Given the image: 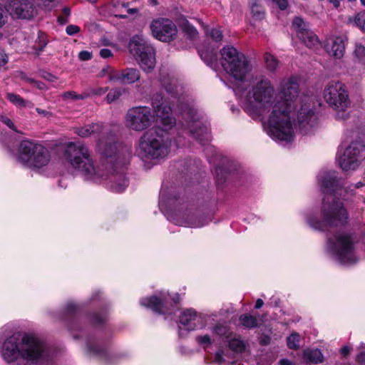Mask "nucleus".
Wrapping results in <instances>:
<instances>
[{
	"instance_id": "nucleus-1",
	"label": "nucleus",
	"mask_w": 365,
	"mask_h": 365,
	"mask_svg": "<svg viewBox=\"0 0 365 365\" xmlns=\"http://www.w3.org/2000/svg\"><path fill=\"white\" fill-rule=\"evenodd\" d=\"M220 53L222 68L237 81L234 91L244 110L254 119L268 116L264 126L273 140L292 142L294 131L291 113L299 93L297 78L291 76L280 81L277 91L281 100L277 101L275 88L266 76H252L249 83L245 82L252 66L243 53L233 46H225Z\"/></svg>"
},
{
	"instance_id": "nucleus-2",
	"label": "nucleus",
	"mask_w": 365,
	"mask_h": 365,
	"mask_svg": "<svg viewBox=\"0 0 365 365\" xmlns=\"http://www.w3.org/2000/svg\"><path fill=\"white\" fill-rule=\"evenodd\" d=\"M151 103L156 115L160 119L163 128H158L145 131L138 140L135 153L141 160H162L170 152L172 136L168 128L175 123L173 108L161 94H155Z\"/></svg>"
},
{
	"instance_id": "nucleus-3",
	"label": "nucleus",
	"mask_w": 365,
	"mask_h": 365,
	"mask_svg": "<svg viewBox=\"0 0 365 365\" xmlns=\"http://www.w3.org/2000/svg\"><path fill=\"white\" fill-rule=\"evenodd\" d=\"M322 191L325 194L322 200L320 219L317 216L307 217V222L314 230L324 231L329 227L344 226L349 215L344 205L333 196L341 185L335 171L323 170L317 177Z\"/></svg>"
},
{
	"instance_id": "nucleus-4",
	"label": "nucleus",
	"mask_w": 365,
	"mask_h": 365,
	"mask_svg": "<svg viewBox=\"0 0 365 365\" xmlns=\"http://www.w3.org/2000/svg\"><path fill=\"white\" fill-rule=\"evenodd\" d=\"M1 355L7 363L23 358L43 364L49 359L45 344L38 338L29 334L24 336L14 334L7 338L3 343Z\"/></svg>"
},
{
	"instance_id": "nucleus-5",
	"label": "nucleus",
	"mask_w": 365,
	"mask_h": 365,
	"mask_svg": "<svg viewBox=\"0 0 365 365\" xmlns=\"http://www.w3.org/2000/svg\"><path fill=\"white\" fill-rule=\"evenodd\" d=\"M160 82L165 90L180 104L179 110L187 127L184 130L202 145L208 142L210 139L208 128L199 120L192 103L185 101V97L179 93L176 79L166 76L161 78Z\"/></svg>"
},
{
	"instance_id": "nucleus-6",
	"label": "nucleus",
	"mask_w": 365,
	"mask_h": 365,
	"mask_svg": "<svg viewBox=\"0 0 365 365\" xmlns=\"http://www.w3.org/2000/svg\"><path fill=\"white\" fill-rule=\"evenodd\" d=\"M75 133L81 138H87L91 135H101L98 139V150L105 157L116 156L117 160L123 164L129 162L131 158V148L120 145L115 133L105 129L101 123H96L76 128Z\"/></svg>"
},
{
	"instance_id": "nucleus-7",
	"label": "nucleus",
	"mask_w": 365,
	"mask_h": 365,
	"mask_svg": "<svg viewBox=\"0 0 365 365\" xmlns=\"http://www.w3.org/2000/svg\"><path fill=\"white\" fill-rule=\"evenodd\" d=\"M65 159L70 166L89 180L102 176L95 164L91 151L83 143L70 142L64 152Z\"/></svg>"
},
{
	"instance_id": "nucleus-8",
	"label": "nucleus",
	"mask_w": 365,
	"mask_h": 365,
	"mask_svg": "<svg viewBox=\"0 0 365 365\" xmlns=\"http://www.w3.org/2000/svg\"><path fill=\"white\" fill-rule=\"evenodd\" d=\"M327 249L333 257L341 264H351L357 261L354 237L350 233L338 232L328 237Z\"/></svg>"
},
{
	"instance_id": "nucleus-9",
	"label": "nucleus",
	"mask_w": 365,
	"mask_h": 365,
	"mask_svg": "<svg viewBox=\"0 0 365 365\" xmlns=\"http://www.w3.org/2000/svg\"><path fill=\"white\" fill-rule=\"evenodd\" d=\"M323 98L329 106L336 111V118L346 120L349 118L346 110L349 108L351 101L344 83L335 81L329 82L324 88Z\"/></svg>"
},
{
	"instance_id": "nucleus-10",
	"label": "nucleus",
	"mask_w": 365,
	"mask_h": 365,
	"mask_svg": "<svg viewBox=\"0 0 365 365\" xmlns=\"http://www.w3.org/2000/svg\"><path fill=\"white\" fill-rule=\"evenodd\" d=\"M17 160L27 167L41 168L49 161L48 150L42 145L29 140L21 141Z\"/></svg>"
},
{
	"instance_id": "nucleus-11",
	"label": "nucleus",
	"mask_w": 365,
	"mask_h": 365,
	"mask_svg": "<svg viewBox=\"0 0 365 365\" xmlns=\"http://www.w3.org/2000/svg\"><path fill=\"white\" fill-rule=\"evenodd\" d=\"M128 48L145 72L149 73L154 69L156 63L155 50L141 35L130 38Z\"/></svg>"
},
{
	"instance_id": "nucleus-12",
	"label": "nucleus",
	"mask_w": 365,
	"mask_h": 365,
	"mask_svg": "<svg viewBox=\"0 0 365 365\" xmlns=\"http://www.w3.org/2000/svg\"><path fill=\"white\" fill-rule=\"evenodd\" d=\"M155 121V115L150 107L135 106L126 113V126L135 131H143L150 127Z\"/></svg>"
},
{
	"instance_id": "nucleus-13",
	"label": "nucleus",
	"mask_w": 365,
	"mask_h": 365,
	"mask_svg": "<svg viewBox=\"0 0 365 365\" xmlns=\"http://www.w3.org/2000/svg\"><path fill=\"white\" fill-rule=\"evenodd\" d=\"M364 152L365 142H353L344 151L338 152L337 162L343 170H354L359 167Z\"/></svg>"
},
{
	"instance_id": "nucleus-14",
	"label": "nucleus",
	"mask_w": 365,
	"mask_h": 365,
	"mask_svg": "<svg viewBox=\"0 0 365 365\" xmlns=\"http://www.w3.org/2000/svg\"><path fill=\"white\" fill-rule=\"evenodd\" d=\"M179 297L178 294L172 299L168 297L165 292H160L158 297L153 296L143 298L140 300V304L151 309L154 312L160 314L171 313V307L178 303Z\"/></svg>"
},
{
	"instance_id": "nucleus-15",
	"label": "nucleus",
	"mask_w": 365,
	"mask_h": 365,
	"mask_svg": "<svg viewBox=\"0 0 365 365\" xmlns=\"http://www.w3.org/2000/svg\"><path fill=\"white\" fill-rule=\"evenodd\" d=\"M297 120L302 133H309L318 124V116L314 106L310 103H303L297 111Z\"/></svg>"
},
{
	"instance_id": "nucleus-16",
	"label": "nucleus",
	"mask_w": 365,
	"mask_h": 365,
	"mask_svg": "<svg viewBox=\"0 0 365 365\" xmlns=\"http://www.w3.org/2000/svg\"><path fill=\"white\" fill-rule=\"evenodd\" d=\"M150 29L155 38L165 42L173 40L178 32L175 24L168 19L153 21Z\"/></svg>"
},
{
	"instance_id": "nucleus-17",
	"label": "nucleus",
	"mask_w": 365,
	"mask_h": 365,
	"mask_svg": "<svg viewBox=\"0 0 365 365\" xmlns=\"http://www.w3.org/2000/svg\"><path fill=\"white\" fill-rule=\"evenodd\" d=\"M292 26L297 35L308 48H314L319 43L317 36L309 29V26L300 17H295L292 21Z\"/></svg>"
},
{
	"instance_id": "nucleus-18",
	"label": "nucleus",
	"mask_w": 365,
	"mask_h": 365,
	"mask_svg": "<svg viewBox=\"0 0 365 365\" xmlns=\"http://www.w3.org/2000/svg\"><path fill=\"white\" fill-rule=\"evenodd\" d=\"M7 11L17 18L30 19L36 14L37 10L28 0H12Z\"/></svg>"
},
{
	"instance_id": "nucleus-19",
	"label": "nucleus",
	"mask_w": 365,
	"mask_h": 365,
	"mask_svg": "<svg viewBox=\"0 0 365 365\" xmlns=\"http://www.w3.org/2000/svg\"><path fill=\"white\" fill-rule=\"evenodd\" d=\"M140 78V71L136 68H126L120 71H115L109 74V80L113 82H119L123 84H131L138 81Z\"/></svg>"
},
{
	"instance_id": "nucleus-20",
	"label": "nucleus",
	"mask_w": 365,
	"mask_h": 365,
	"mask_svg": "<svg viewBox=\"0 0 365 365\" xmlns=\"http://www.w3.org/2000/svg\"><path fill=\"white\" fill-rule=\"evenodd\" d=\"M180 323L189 331L202 327L201 316L193 309H187L183 312L180 316Z\"/></svg>"
},
{
	"instance_id": "nucleus-21",
	"label": "nucleus",
	"mask_w": 365,
	"mask_h": 365,
	"mask_svg": "<svg viewBox=\"0 0 365 365\" xmlns=\"http://www.w3.org/2000/svg\"><path fill=\"white\" fill-rule=\"evenodd\" d=\"M326 49L330 55H332L336 58H341L345 50V45L343 38L341 36H337L331 38L330 42L327 44Z\"/></svg>"
},
{
	"instance_id": "nucleus-22",
	"label": "nucleus",
	"mask_w": 365,
	"mask_h": 365,
	"mask_svg": "<svg viewBox=\"0 0 365 365\" xmlns=\"http://www.w3.org/2000/svg\"><path fill=\"white\" fill-rule=\"evenodd\" d=\"M128 185L127 178L123 173L119 175H113L111 179L110 189L115 192H121L125 190Z\"/></svg>"
},
{
	"instance_id": "nucleus-23",
	"label": "nucleus",
	"mask_w": 365,
	"mask_h": 365,
	"mask_svg": "<svg viewBox=\"0 0 365 365\" xmlns=\"http://www.w3.org/2000/svg\"><path fill=\"white\" fill-rule=\"evenodd\" d=\"M249 6L254 19L260 21L265 16V10L259 0H249Z\"/></svg>"
},
{
	"instance_id": "nucleus-24",
	"label": "nucleus",
	"mask_w": 365,
	"mask_h": 365,
	"mask_svg": "<svg viewBox=\"0 0 365 365\" xmlns=\"http://www.w3.org/2000/svg\"><path fill=\"white\" fill-rule=\"evenodd\" d=\"M199 54L201 58L209 66H212L217 61V55L215 48L209 49L205 48H200Z\"/></svg>"
},
{
	"instance_id": "nucleus-25",
	"label": "nucleus",
	"mask_w": 365,
	"mask_h": 365,
	"mask_svg": "<svg viewBox=\"0 0 365 365\" xmlns=\"http://www.w3.org/2000/svg\"><path fill=\"white\" fill-rule=\"evenodd\" d=\"M304 359L310 362L318 364L323 361V355L318 349H307L304 351Z\"/></svg>"
},
{
	"instance_id": "nucleus-26",
	"label": "nucleus",
	"mask_w": 365,
	"mask_h": 365,
	"mask_svg": "<svg viewBox=\"0 0 365 365\" xmlns=\"http://www.w3.org/2000/svg\"><path fill=\"white\" fill-rule=\"evenodd\" d=\"M173 222L180 226L191 227H200L206 225L205 220H197L193 216H189L187 217V219L183 220L182 221L173 220Z\"/></svg>"
},
{
	"instance_id": "nucleus-27",
	"label": "nucleus",
	"mask_w": 365,
	"mask_h": 365,
	"mask_svg": "<svg viewBox=\"0 0 365 365\" xmlns=\"http://www.w3.org/2000/svg\"><path fill=\"white\" fill-rule=\"evenodd\" d=\"M212 332L214 334L221 338L225 342L232 335V332L227 326L220 324H218L213 327Z\"/></svg>"
},
{
	"instance_id": "nucleus-28",
	"label": "nucleus",
	"mask_w": 365,
	"mask_h": 365,
	"mask_svg": "<svg viewBox=\"0 0 365 365\" xmlns=\"http://www.w3.org/2000/svg\"><path fill=\"white\" fill-rule=\"evenodd\" d=\"M225 342L228 343L230 349L234 351L242 352L245 349L244 342L240 338L236 337L233 334Z\"/></svg>"
},
{
	"instance_id": "nucleus-29",
	"label": "nucleus",
	"mask_w": 365,
	"mask_h": 365,
	"mask_svg": "<svg viewBox=\"0 0 365 365\" xmlns=\"http://www.w3.org/2000/svg\"><path fill=\"white\" fill-rule=\"evenodd\" d=\"M264 61L266 68L269 71H276L279 66L278 60L270 53H265L264 55Z\"/></svg>"
},
{
	"instance_id": "nucleus-30",
	"label": "nucleus",
	"mask_w": 365,
	"mask_h": 365,
	"mask_svg": "<svg viewBox=\"0 0 365 365\" xmlns=\"http://www.w3.org/2000/svg\"><path fill=\"white\" fill-rule=\"evenodd\" d=\"M241 324L247 328H254L257 326V319L250 314H242L240 317Z\"/></svg>"
},
{
	"instance_id": "nucleus-31",
	"label": "nucleus",
	"mask_w": 365,
	"mask_h": 365,
	"mask_svg": "<svg viewBox=\"0 0 365 365\" xmlns=\"http://www.w3.org/2000/svg\"><path fill=\"white\" fill-rule=\"evenodd\" d=\"M205 34L207 36L210 37L215 43L222 41L223 35L222 31L219 28H208L205 29Z\"/></svg>"
},
{
	"instance_id": "nucleus-32",
	"label": "nucleus",
	"mask_w": 365,
	"mask_h": 365,
	"mask_svg": "<svg viewBox=\"0 0 365 365\" xmlns=\"http://www.w3.org/2000/svg\"><path fill=\"white\" fill-rule=\"evenodd\" d=\"M125 91L124 88H115L110 90L106 96V101L108 103H112L113 102L118 100L123 93Z\"/></svg>"
},
{
	"instance_id": "nucleus-33",
	"label": "nucleus",
	"mask_w": 365,
	"mask_h": 365,
	"mask_svg": "<svg viewBox=\"0 0 365 365\" xmlns=\"http://www.w3.org/2000/svg\"><path fill=\"white\" fill-rule=\"evenodd\" d=\"M174 198L173 197H168L164 191H161L160 192V201H159V207L160 209L164 212V211H166L167 210V207L168 206H170L173 204V202H174Z\"/></svg>"
},
{
	"instance_id": "nucleus-34",
	"label": "nucleus",
	"mask_w": 365,
	"mask_h": 365,
	"mask_svg": "<svg viewBox=\"0 0 365 365\" xmlns=\"http://www.w3.org/2000/svg\"><path fill=\"white\" fill-rule=\"evenodd\" d=\"M300 336L297 333H292L287 337V344L289 349H297L300 344Z\"/></svg>"
},
{
	"instance_id": "nucleus-35",
	"label": "nucleus",
	"mask_w": 365,
	"mask_h": 365,
	"mask_svg": "<svg viewBox=\"0 0 365 365\" xmlns=\"http://www.w3.org/2000/svg\"><path fill=\"white\" fill-rule=\"evenodd\" d=\"M62 96L64 99L83 100L89 97V94H77L75 91H71L65 92Z\"/></svg>"
},
{
	"instance_id": "nucleus-36",
	"label": "nucleus",
	"mask_w": 365,
	"mask_h": 365,
	"mask_svg": "<svg viewBox=\"0 0 365 365\" xmlns=\"http://www.w3.org/2000/svg\"><path fill=\"white\" fill-rule=\"evenodd\" d=\"M182 30L185 34L190 39L195 38L198 34L195 28L187 23L183 24Z\"/></svg>"
},
{
	"instance_id": "nucleus-37",
	"label": "nucleus",
	"mask_w": 365,
	"mask_h": 365,
	"mask_svg": "<svg viewBox=\"0 0 365 365\" xmlns=\"http://www.w3.org/2000/svg\"><path fill=\"white\" fill-rule=\"evenodd\" d=\"M354 24L365 31V12L359 13L354 17Z\"/></svg>"
},
{
	"instance_id": "nucleus-38",
	"label": "nucleus",
	"mask_w": 365,
	"mask_h": 365,
	"mask_svg": "<svg viewBox=\"0 0 365 365\" xmlns=\"http://www.w3.org/2000/svg\"><path fill=\"white\" fill-rule=\"evenodd\" d=\"M197 341L204 346L205 348L211 344V339L208 335L198 336L196 337Z\"/></svg>"
},
{
	"instance_id": "nucleus-39",
	"label": "nucleus",
	"mask_w": 365,
	"mask_h": 365,
	"mask_svg": "<svg viewBox=\"0 0 365 365\" xmlns=\"http://www.w3.org/2000/svg\"><path fill=\"white\" fill-rule=\"evenodd\" d=\"M8 99L13 103L20 106L21 103H24V100L21 98L19 96L14 94V93H8L7 94Z\"/></svg>"
},
{
	"instance_id": "nucleus-40",
	"label": "nucleus",
	"mask_w": 365,
	"mask_h": 365,
	"mask_svg": "<svg viewBox=\"0 0 365 365\" xmlns=\"http://www.w3.org/2000/svg\"><path fill=\"white\" fill-rule=\"evenodd\" d=\"M0 120L5 124L7 127H9L10 129L13 130L15 132H17V130L13 123V121L8 118L6 115H0Z\"/></svg>"
},
{
	"instance_id": "nucleus-41",
	"label": "nucleus",
	"mask_w": 365,
	"mask_h": 365,
	"mask_svg": "<svg viewBox=\"0 0 365 365\" xmlns=\"http://www.w3.org/2000/svg\"><path fill=\"white\" fill-rule=\"evenodd\" d=\"M354 54L359 58H363L365 56V47L361 43H356Z\"/></svg>"
},
{
	"instance_id": "nucleus-42",
	"label": "nucleus",
	"mask_w": 365,
	"mask_h": 365,
	"mask_svg": "<svg viewBox=\"0 0 365 365\" xmlns=\"http://www.w3.org/2000/svg\"><path fill=\"white\" fill-rule=\"evenodd\" d=\"M108 88L105 87H98L96 88H92L89 93H86L87 94H89V96L91 95L94 96H102L105 94L108 91Z\"/></svg>"
},
{
	"instance_id": "nucleus-43",
	"label": "nucleus",
	"mask_w": 365,
	"mask_h": 365,
	"mask_svg": "<svg viewBox=\"0 0 365 365\" xmlns=\"http://www.w3.org/2000/svg\"><path fill=\"white\" fill-rule=\"evenodd\" d=\"M66 34L72 36L78 34L80 31V28L76 25H68L66 29Z\"/></svg>"
},
{
	"instance_id": "nucleus-44",
	"label": "nucleus",
	"mask_w": 365,
	"mask_h": 365,
	"mask_svg": "<svg viewBox=\"0 0 365 365\" xmlns=\"http://www.w3.org/2000/svg\"><path fill=\"white\" fill-rule=\"evenodd\" d=\"M272 1L281 10H285L289 6L288 0H272Z\"/></svg>"
},
{
	"instance_id": "nucleus-45",
	"label": "nucleus",
	"mask_w": 365,
	"mask_h": 365,
	"mask_svg": "<svg viewBox=\"0 0 365 365\" xmlns=\"http://www.w3.org/2000/svg\"><path fill=\"white\" fill-rule=\"evenodd\" d=\"M93 57L92 53L88 51H82L78 54V58L81 61H88Z\"/></svg>"
},
{
	"instance_id": "nucleus-46",
	"label": "nucleus",
	"mask_w": 365,
	"mask_h": 365,
	"mask_svg": "<svg viewBox=\"0 0 365 365\" xmlns=\"http://www.w3.org/2000/svg\"><path fill=\"white\" fill-rule=\"evenodd\" d=\"M7 12L0 6V28H1L7 21Z\"/></svg>"
},
{
	"instance_id": "nucleus-47",
	"label": "nucleus",
	"mask_w": 365,
	"mask_h": 365,
	"mask_svg": "<svg viewBox=\"0 0 365 365\" xmlns=\"http://www.w3.org/2000/svg\"><path fill=\"white\" fill-rule=\"evenodd\" d=\"M100 56L103 58L111 57L113 53L108 48H103L100 51Z\"/></svg>"
},
{
	"instance_id": "nucleus-48",
	"label": "nucleus",
	"mask_w": 365,
	"mask_h": 365,
	"mask_svg": "<svg viewBox=\"0 0 365 365\" xmlns=\"http://www.w3.org/2000/svg\"><path fill=\"white\" fill-rule=\"evenodd\" d=\"M87 346H88V350L91 351V352H93L94 354H100L101 352V350H100V348L97 346V345H92L91 344V342H88L87 343Z\"/></svg>"
},
{
	"instance_id": "nucleus-49",
	"label": "nucleus",
	"mask_w": 365,
	"mask_h": 365,
	"mask_svg": "<svg viewBox=\"0 0 365 365\" xmlns=\"http://www.w3.org/2000/svg\"><path fill=\"white\" fill-rule=\"evenodd\" d=\"M215 361L218 364H222L224 362V359L222 356V351H218L215 356Z\"/></svg>"
},
{
	"instance_id": "nucleus-50",
	"label": "nucleus",
	"mask_w": 365,
	"mask_h": 365,
	"mask_svg": "<svg viewBox=\"0 0 365 365\" xmlns=\"http://www.w3.org/2000/svg\"><path fill=\"white\" fill-rule=\"evenodd\" d=\"M36 112L39 115H41L42 116H44V117H46V118H48V117L52 115L51 113H50L49 111H47L46 110H43V109L39 108H36Z\"/></svg>"
},
{
	"instance_id": "nucleus-51",
	"label": "nucleus",
	"mask_w": 365,
	"mask_h": 365,
	"mask_svg": "<svg viewBox=\"0 0 365 365\" xmlns=\"http://www.w3.org/2000/svg\"><path fill=\"white\" fill-rule=\"evenodd\" d=\"M106 318L105 316H101V315H99V314H96L93 317L94 322H96V323L103 322L104 321H106Z\"/></svg>"
},
{
	"instance_id": "nucleus-52",
	"label": "nucleus",
	"mask_w": 365,
	"mask_h": 365,
	"mask_svg": "<svg viewBox=\"0 0 365 365\" xmlns=\"http://www.w3.org/2000/svg\"><path fill=\"white\" fill-rule=\"evenodd\" d=\"M7 62V56L6 55L0 51V66H4Z\"/></svg>"
},
{
	"instance_id": "nucleus-53",
	"label": "nucleus",
	"mask_w": 365,
	"mask_h": 365,
	"mask_svg": "<svg viewBox=\"0 0 365 365\" xmlns=\"http://www.w3.org/2000/svg\"><path fill=\"white\" fill-rule=\"evenodd\" d=\"M29 81L33 83L35 86H36L41 90L44 88V84L43 83L36 81L33 79H29Z\"/></svg>"
},
{
	"instance_id": "nucleus-54",
	"label": "nucleus",
	"mask_w": 365,
	"mask_h": 365,
	"mask_svg": "<svg viewBox=\"0 0 365 365\" xmlns=\"http://www.w3.org/2000/svg\"><path fill=\"white\" fill-rule=\"evenodd\" d=\"M357 361L359 363H365V351L361 352L357 356Z\"/></svg>"
},
{
	"instance_id": "nucleus-55",
	"label": "nucleus",
	"mask_w": 365,
	"mask_h": 365,
	"mask_svg": "<svg viewBox=\"0 0 365 365\" xmlns=\"http://www.w3.org/2000/svg\"><path fill=\"white\" fill-rule=\"evenodd\" d=\"M350 350L351 349L349 346H345L341 349L340 351L342 355L347 356L350 353Z\"/></svg>"
},
{
	"instance_id": "nucleus-56",
	"label": "nucleus",
	"mask_w": 365,
	"mask_h": 365,
	"mask_svg": "<svg viewBox=\"0 0 365 365\" xmlns=\"http://www.w3.org/2000/svg\"><path fill=\"white\" fill-rule=\"evenodd\" d=\"M335 9H338L340 6V2L341 0H327Z\"/></svg>"
},
{
	"instance_id": "nucleus-57",
	"label": "nucleus",
	"mask_w": 365,
	"mask_h": 365,
	"mask_svg": "<svg viewBox=\"0 0 365 365\" xmlns=\"http://www.w3.org/2000/svg\"><path fill=\"white\" fill-rule=\"evenodd\" d=\"M76 306L74 304L70 303L66 306V309L68 312H72L74 309H76Z\"/></svg>"
},
{
	"instance_id": "nucleus-58",
	"label": "nucleus",
	"mask_w": 365,
	"mask_h": 365,
	"mask_svg": "<svg viewBox=\"0 0 365 365\" xmlns=\"http://www.w3.org/2000/svg\"><path fill=\"white\" fill-rule=\"evenodd\" d=\"M264 304L263 301L261 299H258L255 303V309H260Z\"/></svg>"
},
{
	"instance_id": "nucleus-59",
	"label": "nucleus",
	"mask_w": 365,
	"mask_h": 365,
	"mask_svg": "<svg viewBox=\"0 0 365 365\" xmlns=\"http://www.w3.org/2000/svg\"><path fill=\"white\" fill-rule=\"evenodd\" d=\"M21 106L33 108L34 107V103H31V101H24V103H21Z\"/></svg>"
},
{
	"instance_id": "nucleus-60",
	"label": "nucleus",
	"mask_w": 365,
	"mask_h": 365,
	"mask_svg": "<svg viewBox=\"0 0 365 365\" xmlns=\"http://www.w3.org/2000/svg\"><path fill=\"white\" fill-rule=\"evenodd\" d=\"M279 365H292V363L290 361L287 359H282L279 362Z\"/></svg>"
},
{
	"instance_id": "nucleus-61",
	"label": "nucleus",
	"mask_w": 365,
	"mask_h": 365,
	"mask_svg": "<svg viewBox=\"0 0 365 365\" xmlns=\"http://www.w3.org/2000/svg\"><path fill=\"white\" fill-rule=\"evenodd\" d=\"M63 14L65 16H69V15H70V9H69V8H68V7L64 8V9H63Z\"/></svg>"
},
{
	"instance_id": "nucleus-62",
	"label": "nucleus",
	"mask_w": 365,
	"mask_h": 365,
	"mask_svg": "<svg viewBox=\"0 0 365 365\" xmlns=\"http://www.w3.org/2000/svg\"><path fill=\"white\" fill-rule=\"evenodd\" d=\"M364 185H365V182L363 183L361 182H358L357 183L355 184L354 187L355 188H359V187L364 186Z\"/></svg>"
},
{
	"instance_id": "nucleus-63",
	"label": "nucleus",
	"mask_w": 365,
	"mask_h": 365,
	"mask_svg": "<svg viewBox=\"0 0 365 365\" xmlns=\"http://www.w3.org/2000/svg\"><path fill=\"white\" fill-rule=\"evenodd\" d=\"M48 80L50 81H53L56 78V77L54 76H52L51 74H48Z\"/></svg>"
},
{
	"instance_id": "nucleus-64",
	"label": "nucleus",
	"mask_w": 365,
	"mask_h": 365,
	"mask_svg": "<svg viewBox=\"0 0 365 365\" xmlns=\"http://www.w3.org/2000/svg\"><path fill=\"white\" fill-rule=\"evenodd\" d=\"M58 21L61 24H63L65 22H66V19H63L62 17H58Z\"/></svg>"
}]
</instances>
